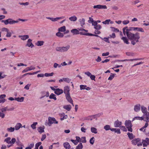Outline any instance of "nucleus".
Returning <instances> with one entry per match:
<instances>
[{"mask_svg":"<svg viewBox=\"0 0 149 149\" xmlns=\"http://www.w3.org/2000/svg\"><path fill=\"white\" fill-rule=\"evenodd\" d=\"M70 48V45H68L65 46L57 47L56 48V50L57 51L63 52L68 51Z\"/></svg>","mask_w":149,"mask_h":149,"instance_id":"3","label":"nucleus"},{"mask_svg":"<svg viewBox=\"0 0 149 149\" xmlns=\"http://www.w3.org/2000/svg\"><path fill=\"white\" fill-rule=\"evenodd\" d=\"M35 69V67L32 65H31L30 67H27L23 70L22 72V73H24L30 70H34Z\"/></svg>","mask_w":149,"mask_h":149,"instance_id":"11","label":"nucleus"},{"mask_svg":"<svg viewBox=\"0 0 149 149\" xmlns=\"http://www.w3.org/2000/svg\"><path fill=\"white\" fill-rule=\"evenodd\" d=\"M6 36L7 37H10L11 36V33L9 31V30L6 32Z\"/></svg>","mask_w":149,"mask_h":149,"instance_id":"59","label":"nucleus"},{"mask_svg":"<svg viewBox=\"0 0 149 149\" xmlns=\"http://www.w3.org/2000/svg\"><path fill=\"white\" fill-rule=\"evenodd\" d=\"M120 128L124 131L126 132L127 131V129L124 126H121L120 127Z\"/></svg>","mask_w":149,"mask_h":149,"instance_id":"57","label":"nucleus"},{"mask_svg":"<svg viewBox=\"0 0 149 149\" xmlns=\"http://www.w3.org/2000/svg\"><path fill=\"white\" fill-rule=\"evenodd\" d=\"M111 20L109 19L106 20L104 21H103L102 22V23L104 24H109V22H110Z\"/></svg>","mask_w":149,"mask_h":149,"instance_id":"52","label":"nucleus"},{"mask_svg":"<svg viewBox=\"0 0 149 149\" xmlns=\"http://www.w3.org/2000/svg\"><path fill=\"white\" fill-rule=\"evenodd\" d=\"M42 144L41 142H39L38 143H36L35 145V149H38L39 146L40 145Z\"/></svg>","mask_w":149,"mask_h":149,"instance_id":"51","label":"nucleus"},{"mask_svg":"<svg viewBox=\"0 0 149 149\" xmlns=\"http://www.w3.org/2000/svg\"><path fill=\"white\" fill-rule=\"evenodd\" d=\"M44 127H40L38 128V131L40 133H41L44 132Z\"/></svg>","mask_w":149,"mask_h":149,"instance_id":"29","label":"nucleus"},{"mask_svg":"<svg viewBox=\"0 0 149 149\" xmlns=\"http://www.w3.org/2000/svg\"><path fill=\"white\" fill-rule=\"evenodd\" d=\"M69 19L71 21L75 22L77 20V18L75 15H73L70 17Z\"/></svg>","mask_w":149,"mask_h":149,"instance_id":"26","label":"nucleus"},{"mask_svg":"<svg viewBox=\"0 0 149 149\" xmlns=\"http://www.w3.org/2000/svg\"><path fill=\"white\" fill-rule=\"evenodd\" d=\"M102 115V113H99L96 115H93L95 118L99 117Z\"/></svg>","mask_w":149,"mask_h":149,"instance_id":"55","label":"nucleus"},{"mask_svg":"<svg viewBox=\"0 0 149 149\" xmlns=\"http://www.w3.org/2000/svg\"><path fill=\"white\" fill-rule=\"evenodd\" d=\"M15 130V129L14 127H11L10 128H8L7 129V131L10 132H13Z\"/></svg>","mask_w":149,"mask_h":149,"instance_id":"40","label":"nucleus"},{"mask_svg":"<svg viewBox=\"0 0 149 149\" xmlns=\"http://www.w3.org/2000/svg\"><path fill=\"white\" fill-rule=\"evenodd\" d=\"M91 131L92 133L95 134L97 133V129L94 127H91Z\"/></svg>","mask_w":149,"mask_h":149,"instance_id":"36","label":"nucleus"},{"mask_svg":"<svg viewBox=\"0 0 149 149\" xmlns=\"http://www.w3.org/2000/svg\"><path fill=\"white\" fill-rule=\"evenodd\" d=\"M86 137L85 136L82 137L81 138V142L83 143H85L86 142Z\"/></svg>","mask_w":149,"mask_h":149,"instance_id":"53","label":"nucleus"},{"mask_svg":"<svg viewBox=\"0 0 149 149\" xmlns=\"http://www.w3.org/2000/svg\"><path fill=\"white\" fill-rule=\"evenodd\" d=\"M63 80L64 81H65V82L68 83H69L71 81L70 79L68 78H64Z\"/></svg>","mask_w":149,"mask_h":149,"instance_id":"54","label":"nucleus"},{"mask_svg":"<svg viewBox=\"0 0 149 149\" xmlns=\"http://www.w3.org/2000/svg\"><path fill=\"white\" fill-rule=\"evenodd\" d=\"M64 17H56L55 18H53V17H52L51 20L53 22H56V21H58V20H59V19H63L64 18Z\"/></svg>","mask_w":149,"mask_h":149,"instance_id":"27","label":"nucleus"},{"mask_svg":"<svg viewBox=\"0 0 149 149\" xmlns=\"http://www.w3.org/2000/svg\"><path fill=\"white\" fill-rule=\"evenodd\" d=\"M63 93V91L62 89L59 88H56L54 93L57 95H58L62 94Z\"/></svg>","mask_w":149,"mask_h":149,"instance_id":"19","label":"nucleus"},{"mask_svg":"<svg viewBox=\"0 0 149 149\" xmlns=\"http://www.w3.org/2000/svg\"><path fill=\"white\" fill-rule=\"evenodd\" d=\"M144 119H145V118H144L143 116L141 117L139 116L135 117L133 118L132 121H133L136 120H143Z\"/></svg>","mask_w":149,"mask_h":149,"instance_id":"24","label":"nucleus"},{"mask_svg":"<svg viewBox=\"0 0 149 149\" xmlns=\"http://www.w3.org/2000/svg\"><path fill=\"white\" fill-rule=\"evenodd\" d=\"M63 145L64 147L66 149H69L70 147L69 143L67 142L64 143Z\"/></svg>","mask_w":149,"mask_h":149,"instance_id":"28","label":"nucleus"},{"mask_svg":"<svg viewBox=\"0 0 149 149\" xmlns=\"http://www.w3.org/2000/svg\"><path fill=\"white\" fill-rule=\"evenodd\" d=\"M63 108L68 111H69L71 108V107L70 105H65L63 106Z\"/></svg>","mask_w":149,"mask_h":149,"instance_id":"33","label":"nucleus"},{"mask_svg":"<svg viewBox=\"0 0 149 149\" xmlns=\"http://www.w3.org/2000/svg\"><path fill=\"white\" fill-rule=\"evenodd\" d=\"M141 111L143 113V117L145 118L144 121L147 122H149V112L147 111V109L146 108L143 106L141 107Z\"/></svg>","mask_w":149,"mask_h":149,"instance_id":"2","label":"nucleus"},{"mask_svg":"<svg viewBox=\"0 0 149 149\" xmlns=\"http://www.w3.org/2000/svg\"><path fill=\"white\" fill-rule=\"evenodd\" d=\"M80 90L86 89V87H87V86L86 85H80Z\"/></svg>","mask_w":149,"mask_h":149,"instance_id":"58","label":"nucleus"},{"mask_svg":"<svg viewBox=\"0 0 149 149\" xmlns=\"http://www.w3.org/2000/svg\"><path fill=\"white\" fill-rule=\"evenodd\" d=\"M70 89L69 86H66L64 87L63 92H64V93H65V95L70 94Z\"/></svg>","mask_w":149,"mask_h":149,"instance_id":"17","label":"nucleus"},{"mask_svg":"<svg viewBox=\"0 0 149 149\" xmlns=\"http://www.w3.org/2000/svg\"><path fill=\"white\" fill-rule=\"evenodd\" d=\"M115 74H113L112 73H111V75L109 76L108 79V80H111L115 76Z\"/></svg>","mask_w":149,"mask_h":149,"instance_id":"48","label":"nucleus"},{"mask_svg":"<svg viewBox=\"0 0 149 149\" xmlns=\"http://www.w3.org/2000/svg\"><path fill=\"white\" fill-rule=\"evenodd\" d=\"M79 22L80 23L81 26L82 27L85 24V20L84 18H82L80 19L79 20Z\"/></svg>","mask_w":149,"mask_h":149,"instance_id":"31","label":"nucleus"},{"mask_svg":"<svg viewBox=\"0 0 149 149\" xmlns=\"http://www.w3.org/2000/svg\"><path fill=\"white\" fill-rule=\"evenodd\" d=\"M32 40L31 39H28L26 46L31 47V48L33 47H34V45L32 43Z\"/></svg>","mask_w":149,"mask_h":149,"instance_id":"14","label":"nucleus"},{"mask_svg":"<svg viewBox=\"0 0 149 149\" xmlns=\"http://www.w3.org/2000/svg\"><path fill=\"white\" fill-rule=\"evenodd\" d=\"M19 37L21 38V39L25 40L29 38V36L28 35H25L24 36H19Z\"/></svg>","mask_w":149,"mask_h":149,"instance_id":"23","label":"nucleus"},{"mask_svg":"<svg viewBox=\"0 0 149 149\" xmlns=\"http://www.w3.org/2000/svg\"><path fill=\"white\" fill-rule=\"evenodd\" d=\"M56 95L52 93L49 96V98L50 99H54V100H56Z\"/></svg>","mask_w":149,"mask_h":149,"instance_id":"38","label":"nucleus"},{"mask_svg":"<svg viewBox=\"0 0 149 149\" xmlns=\"http://www.w3.org/2000/svg\"><path fill=\"white\" fill-rule=\"evenodd\" d=\"M58 123V122L56 121L54 118L50 117L48 118V123L47 125L49 126H51V125L53 123L57 124Z\"/></svg>","mask_w":149,"mask_h":149,"instance_id":"9","label":"nucleus"},{"mask_svg":"<svg viewBox=\"0 0 149 149\" xmlns=\"http://www.w3.org/2000/svg\"><path fill=\"white\" fill-rule=\"evenodd\" d=\"M56 35L60 38L63 37L64 36V34L61 33L59 31L57 33H56Z\"/></svg>","mask_w":149,"mask_h":149,"instance_id":"41","label":"nucleus"},{"mask_svg":"<svg viewBox=\"0 0 149 149\" xmlns=\"http://www.w3.org/2000/svg\"><path fill=\"white\" fill-rule=\"evenodd\" d=\"M44 42L43 41H38L35 44L38 46H41L43 45Z\"/></svg>","mask_w":149,"mask_h":149,"instance_id":"30","label":"nucleus"},{"mask_svg":"<svg viewBox=\"0 0 149 149\" xmlns=\"http://www.w3.org/2000/svg\"><path fill=\"white\" fill-rule=\"evenodd\" d=\"M38 123L37 122H34L31 125V127L33 129H36V125Z\"/></svg>","mask_w":149,"mask_h":149,"instance_id":"42","label":"nucleus"},{"mask_svg":"<svg viewBox=\"0 0 149 149\" xmlns=\"http://www.w3.org/2000/svg\"><path fill=\"white\" fill-rule=\"evenodd\" d=\"M134 31H140L142 32H144V30L141 27H134Z\"/></svg>","mask_w":149,"mask_h":149,"instance_id":"35","label":"nucleus"},{"mask_svg":"<svg viewBox=\"0 0 149 149\" xmlns=\"http://www.w3.org/2000/svg\"><path fill=\"white\" fill-rule=\"evenodd\" d=\"M141 105L140 104H138L134 106V110L135 112H138L140 110Z\"/></svg>","mask_w":149,"mask_h":149,"instance_id":"18","label":"nucleus"},{"mask_svg":"<svg viewBox=\"0 0 149 149\" xmlns=\"http://www.w3.org/2000/svg\"><path fill=\"white\" fill-rule=\"evenodd\" d=\"M54 73L53 72H52L50 73H46L44 75L46 77L52 76L54 75Z\"/></svg>","mask_w":149,"mask_h":149,"instance_id":"45","label":"nucleus"},{"mask_svg":"<svg viewBox=\"0 0 149 149\" xmlns=\"http://www.w3.org/2000/svg\"><path fill=\"white\" fill-rule=\"evenodd\" d=\"M148 123H146L145 125L143 127H142V128H141V129H140V131H143V132H145V128H146V127H147L148 126Z\"/></svg>","mask_w":149,"mask_h":149,"instance_id":"37","label":"nucleus"},{"mask_svg":"<svg viewBox=\"0 0 149 149\" xmlns=\"http://www.w3.org/2000/svg\"><path fill=\"white\" fill-rule=\"evenodd\" d=\"M126 54L127 56H133L134 55V53L130 52H127Z\"/></svg>","mask_w":149,"mask_h":149,"instance_id":"61","label":"nucleus"},{"mask_svg":"<svg viewBox=\"0 0 149 149\" xmlns=\"http://www.w3.org/2000/svg\"><path fill=\"white\" fill-rule=\"evenodd\" d=\"M121 38L123 41L124 43L127 44H130V42H129L128 40L127 37H122Z\"/></svg>","mask_w":149,"mask_h":149,"instance_id":"25","label":"nucleus"},{"mask_svg":"<svg viewBox=\"0 0 149 149\" xmlns=\"http://www.w3.org/2000/svg\"><path fill=\"white\" fill-rule=\"evenodd\" d=\"M110 38H114L116 37V35L114 33H112V35H109Z\"/></svg>","mask_w":149,"mask_h":149,"instance_id":"63","label":"nucleus"},{"mask_svg":"<svg viewBox=\"0 0 149 149\" xmlns=\"http://www.w3.org/2000/svg\"><path fill=\"white\" fill-rule=\"evenodd\" d=\"M88 30H87L84 29L82 31H79V34L82 35L90 36H93L92 34L88 33Z\"/></svg>","mask_w":149,"mask_h":149,"instance_id":"10","label":"nucleus"},{"mask_svg":"<svg viewBox=\"0 0 149 149\" xmlns=\"http://www.w3.org/2000/svg\"><path fill=\"white\" fill-rule=\"evenodd\" d=\"M132 143L133 145H137L138 146L142 145L141 139L139 138L133 139L132 141Z\"/></svg>","mask_w":149,"mask_h":149,"instance_id":"8","label":"nucleus"},{"mask_svg":"<svg viewBox=\"0 0 149 149\" xmlns=\"http://www.w3.org/2000/svg\"><path fill=\"white\" fill-rule=\"evenodd\" d=\"M142 58H135L133 59H126L124 60H118L117 61H118L120 62V61H137L138 60H140L142 59Z\"/></svg>","mask_w":149,"mask_h":149,"instance_id":"20","label":"nucleus"},{"mask_svg":"<svg viewBox=\"0 0 149 149\" xmlns=\"http://www.w3.org/2000/svg\"><path fill=\"white\" fill-rule=\"evenodd\" d=\"M22 127V125L21 123H18L16 124L15 127V129L16 130H18L20 128Z\"/></svg>","mask_w":149,"mask_h":149,"instance_id":"21","label":"nucleus"},{"mask_svg":"<svg viewBox=\"0 0 149 149\" xmlns=\"http://www.w3.org/2000/svg\"><path fill=\"white\" fill-rule=\"evenodd\" d=\"M125 125L126 128L127 129L128 131L131 132L132 131V125L131 120H126L125 121Z\"/></svg>","mask_w":149,"mask_h":149,"instance_id":"6","label":"nucleus"},{"mask_svg":"<svg viewBox=\"0 0 149 149\" xmlns=\"http://www.w3.org/2000/svg\"><path fill=\"white\" fill-rule=\"evenodd\" d=\"M127 36L131 41V44L133 45H135L136 43L139 42L140 38L139 33H129L127 34Z\"/></svg>","mask_w":149,"mask_h":149,"instance_id":"1","label":"nucleus"},{"mask_svg":"<svg viewBox=\"0 0 149 149\" xmlns=\"http://www.w3.org/2000/svg\"><path fill=\"white\" fill-rule=\"evenodd\" d=\"M71 32L73 35L79 34V31L77 29H73L71 30Z\"/></svg>","mask_w":149,"mask_h":149,"instance_id":"22","label":"nucleus"},{"mask_svg":"<svg viewBox=\"0 0 149 149\" xmlns=\"http://www.w3.org/2000/svg\"><path fill=\"white\" fill-rule=\"evenodd\" d=\"M83 147V146L82 143H80L76 147V149H82Z\"/></svg>","mask_w":149,"mask_h":149,"instance_id":"43","label":"nucleus"},{"mask_svg":"<svg viewBox=\"0 0 149 149\" xmlns=\"http://www.w3.org/2000/svg\"><path fill=\"white\" fill-rule=\"evenodd\" d=\"M95 141V138L94 137H92L91 138L90 140V143L92 145H93Z\"/></svg>","mask_w":149,"mask_h":149,"instance_id":"49","label":"nucleus"},{"mask_svg":"<svg viewBox=\"0 0 149 149\" xmlns=\"http://www.w3.org/2000/svg\"><path fill=\"white\" fill-rule=\"evenodd\" d=\"M133 30H135L134 27H131L128 28V27L126 26L123 28V33L124 35L125 36L126 35V36H127L128 33H132L130 31Z\"/></svg>","mask_w":149,"mask_h":149,"instance_id":"5","label":"nucleus"},{"mask_svg":"<svg viewBox=\"0 0 149 149\" xmlns=\"http://www.w3.org/2000/svg\"><path fill=\"white\" fill-rule=\"evenodd\" d=\"M6 96V95L5 94L0 95V103H3L6 101V100L5 99Z\"/></svg>","mask_w":149,"mask_h":149,"instance_id":"16","label":"nucleus"},{"mask_svg":"<svg viewBox=\"0 0 149 149\" xmlns=\"http://www.w3.org/2000/svg\"><path fill=\"white\" fill-rule=\"evenodd\" d=\"M102 28L100 24H97L95 26H94V28L96 30H98Z\"/></svg>","mask_w":149,"mask_h":149,"instance_id":"46","label":"nucleus"},{"mask_svg":"<svg viewBox=\"0 0 149 149\" xmlns=\"http://www.w3.org/2000/svg\"><path fill=\"white\" fill-rule=\"evenodd\" d=\"M84 74H85L88 77H90V76L92 75L91 73L90 72H89L88 71L85 72Z\"/></svg>","mask_w":149,"mask_h":149,"instance_id":"62","label":"nucleus"},{"mask_svg":"<svg viewBox=\"0 0 149 149\" xmlns=\"http://www.w3.org/2000/svg\"><path fill=\"white\" fill-rule=\"evenodd\" d=\"M111 127L109 125H107L104 127V129L106 131L110 130Z\"/></svg>","mask_w":149,"mask_h":149,"instance_id":"39","label":"nucleus"},{"mask_svg":"<svg viewBox=\"0 0 149 149\" xmlns=\"http://www.w3.org/2000/svg\"><path fill=\"white\" fill-rule=\"evenodd\" d=\"M65 96L66 99L73 106H74L73 103V101L72 100L70 95V94L65 95Z\"/></svg>","mask_w":149,"mask_h":149,"instance_id":"12","label":"nucleus"},{"mask_svg":"<svg viewBox=\"0 0 149 149\" xmlns=\"http://www.w3.org/2000/svg\"><path fill=\"white\" fill-rule=\"evenodd\" d=\"M95 117H94L93 116H88V117L87 118L86 120H92L93 119H94Z\"/></svg>","mask_w":149,"mask_h":149,"instance_id":"50","label":"nucleus"},{"mask_svg":"<svg viewBox=\"0 0 149 149\" xmlns=\"http://www.w3.org/2000/svg\"><path fill=\"white\" fill-rule=\"evenodd\" d=\"M144 147H146L148 145H149V139L146 138L145 140H143L142 143Z\"/></svg>","mask_w":149,"mask_h":149,"instance_id":"15","label":"nucleus"},{"mask_svg":"<svg viewBox=\"0 0 149 149\" xmlns=\"http://www.w3.org/2000/svg\"><path fill=\"white\" fill-rule=\"evenodd\" d=\"M17 145L19 146H24L23 144L19 140L16 141Z\"/></svg>","mask_w":149,"mask_h":149,"instance_id":"44","label":"nucleus"},{"mask_svg":"<svg viewBox=\"0 0 149 149\" xmlns=\"http://www.w3.org/2000/svg\"><path fill=\"white\" fill-rule=\"evenodd\" d=\"M1 31L2 32H7L8 31V29L6 28H3L1 29Z\"/></svg>","mask_w":149,"mask_h":149,"instance_id":"60","label":"nucleus"},{"mask_svg":"<svg viewBox=\"0 0 149 149\" xmlns=\"http://www.w3.org/2000/svg\"><path fill=\"white\" fill-rule=\"evenodd\" d=\"M122 124L121 121H119L118 120H116L114 123V125L115 127H120Z\"/></svg>","mask_w":149,"mask_h":149,"instance_id":"13","label":"nucleus"},{"mask_svg":"<svg viewBox=\"0 0 149 149\" xmlns=\"http://www.w3.org/2000/svg\"><path fill=\"white\" fill-rule=\"evenodd\" d=\"M129 21L128 20H126L123 21V23L124 24L126 25L128 24L129 23Z\"/></svg>","mask_w":149,"mask_h":149,"instance_id":"64","label":"nucleus"},{"mask_svg":"<svg viewBox=\"0 0 149 149\" xmlns=\"http://www.w3.org/2000/svg\"><path fill=\"white\" fill-rule=\"evenodd\" d=\"M111 28L112 29L113 31L114 32H119V31L118 29L113 27H111Z\"/></svg>","mask_w":149,"mask_h":149,"instance_id":"56","label":"nucleus"},{"mask_svg":"<svg viewBox=\"0 0 149 149\" xmlns=\"http://www.w3.org/2000/svg\"><path fill=\"white\" fill-rule=\"evenodd\" d=\"M1 22H3L6 25H7L8 24H12L17 23L18 21H15L11 19H8L6 20H2Z\"/></svg>","mask_w":149,"mask_h":149,"instance_id":"7","label":"nucleus"},{"mask_svg":"<svg viewBox=\"0 0 149 149\" xmlns=\"http://www.w3.org/2000/svg\"><path fill=\"white\" fill-rule=\"evenodd\" d=\"M66 30V27L65 26H63L58 29V31L59 32H64Z\"/></svg>","mask_w":149,"mask_h":149,"instance_id":"34","label":"nucleus"},{"mask_svg":"<svg viewBox=\"0 0 149 149\" xmlns=\"http://www.w3.org/2000/svg\"><path fill=\"white\" fill-rule=\"evenodd\" d=\"M127 135H128L130 139H132L133 138V135L132 133L130 132H128L127 133Z\"/></svg>","mask_w":149,"mask_h":149,"instance_id":"47","label":"nucleus"},{"mask_svg":"<svg viewBox=\"0 0 149 149\" xmlns=\"http://www.w3.org/2000/svg\"><path fill=\"white\" fill-rule=\"evenodd\" d=\"M16 141V139L13 138L11 139L10 137H8L6 138L4 140V141L10 145L7 146L8 148H9L14 144Z\"/></svg>","mask_w":149,"mask_h":149,"instance_id":"4","label":"nucleus"},{"mask_svg":"<svg viewBox=\"0 0 149 149\" xmlns=\"http://www.w3.org/2000/svg\"><path fill=\"white\" fill-rule=\"evenodd\" d=\"M24 97H22L20 98L19 97H16L15 98V100L19 102H22L24 101Z\"/></svg>","mask_w":149,"mask_h":149,"instance_id":"32","label":"nucleus"}]
</instances>
